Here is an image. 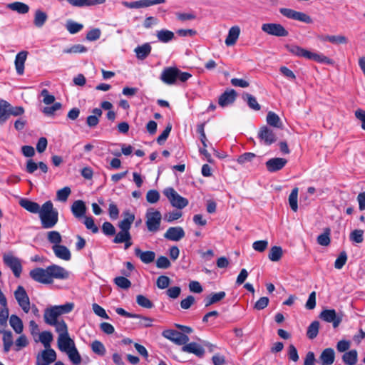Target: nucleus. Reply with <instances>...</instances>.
I'll return each instance as SVG.
<instances>
[{
    "label": "nucleus",
    "instance_id": "63",
    "mask_svg": "<svg viewBox=\"0 0 365 365\" xmlns=\"http://www.w3.org/2000/svg\"><path fill=\"white\" fill-rule=\"evenodd\" d=\"M41 96L43 97V102L46 105H51L55 101L54 96L50 94L47 89L42 90Z\"/></svg>",
    "mask_w": 365,
    "mask_h": 365
},
{
    "label": "nucleus",
    "instance_id": "52",
    "mask_svg": "<svg viewBox=\"0 0 365 365\" xmlns=\"http://www.w3.org/2000/svg\"><path fill=\"white\" fill-rule=\"evenodd\" d=\"M92 351L99 355L103 356L106 354V348L104 345L99 341L96 340L91 344Z\"/></svg>",
    "mask_w": 365,
    "mask_h": 365
},
{
    "label": "nucleus",
    "instance_id": "36",
    "mask_svg": "<svg viewBox=\"0 0 365 365\" xmlns=\"http://www.w3.org/2000/svg\"><path fill=\"white\" fill-rule=\"evenodd\" d=\"M9 324L16 334H21L24 329L22 320L16 315L12 314L9 318Z\"/></svg>",
    "mask_w": 365,
    "mask_h": 365
},
{
    "label": "nucleus",
    "instance_id": "31",
    "mask_svg": "<svg viewBox=\"0 0 365 365\" xmlns=\"http://www.w3.org/2000/svg\"><path fill=\"white\" fill-rule=\"evenodd\" d=\"M266 120L268 125L276 128H282L283 123L279 116L274 112H268L266 118Z\"/></svg>",
    "mask_w": 365,
    "mask_h": 365
},
{
    "label": "nucleus",
    "instance_id": "2",
    "mask_svg": "<svg viewBox=\"0 0 365 365\" xmlns=\"http://www.w3.org/2000/svg\"><path fill=\"white\" fill-rule=\"evenodd\" d=\"M192 75L187 72H182L176 67L165 68L160 75V80L168 85H173L177 80L181 82L187 81Z\"/></svg>",
    "mask_w": 365,
    "mask_h": 365
},
{
    "label": "nucleus",
    "instance_id": "16",
    "mask_svg": "<svg viewBox=\"0 0 365 365\" xmlns=\"http://www.w3.org/2000/svg\"><path fill=\"white\" fill-rule=\"evenodd\" d=\"M185 235V231L181 227H171L167 230L164 234V237L171 241L178 242L182 239Z\"/></svg>",
    "mask_w": 365,
    "mask_h": 365
},
{
    "label": "nucleus",
    "instance_id": "21",
    "mask_svg": "<svg viewBox=\"0 0 365 365\" xmlns=\"http://www.w3.org/2000/svg\"><path fill=\"white\" fill-rule=\"evenodd\" d=\"M0 304L1 306L0 309V329H4L6 327L9 318V309L6 297H0Z\"/></svg>",
    "mask_w": 365,
    "mask_h": 365
},
{
    "label": "nucleus",
    "instance_id": "19",
    "mask_svg": "<svg viewBox=\"0 0 365 365\" xmlns=\"http://www.w3.org/2000/svg\"><path fill=\"white\" fill-rule=\"evenodd\" d=\"M240 28L239 26H232L229 31L227 36L225 38V43L227 46H232L235 45L237 43L240 34Z\"/></svg>",
    "mask_w": 365,
    "mask_h": 365
},
{
    "label": "nucleus",
    "instance_id": "5",
    "mask_svg": "<svg viewBox=\"0 0 365 365\" xmlns=\"http://www.w3.org/2000/svg\"><path fill=\"white\" fill-rule=\"evenodd\" d=\"M171 205L178 209H182L188 205V200L180 195L173 187H167L163 190Z\"/></svg>",
    "mask_w": 365,
    "mask_h": 365
},
{
    "label": "nucleus",
    "instance_id": "24",
    "mask_svg": "<svg viewBox=\"0 0 365 365\" xmlns=\"http://www.w3.org/2000/svg\"><path fill=\"white\" fill-rule=\"evenodd\" d=\"M236 96V92L234 90L225 91L220 96L218 103L222 108L226 107L235 101Z\"/></svg>",
    "mask_w": 365,
    "mask_h": 365
},
{
    "label": "nucleus",
    "instance_id": "13",
    "mask_svg": "<svg viewBox=\"0 0 365 365\" xmlns=\"http://www.w3.org/2000/svg\"><path fill=\"white\" fill-rule=\"evenodd\" d=\"M30 277L36 282L42 284H51L53 280L50 279L48 267L46 269L36 268L30 271Z\"/></svg>",
    "mask_w": 365,
    "mask_h": 365
},
{
    "label": "nucleus",
    "instance_id": "29",
    "mask_svg": "<svg viewBox=\"0 0 365 365\" xmlns=\"http://www.w3.org/2000/svg\"><path fill=\"white\" fill-rule=\"evenodd\" d=\"M335 359V353L333 349H325L321 353V364L331 365L334 363Z\"/></svg>",
    "mask_w": 365,
    "mask_h": 365
},
{
    "label": "nucleus",
    "instance_id": "1",
    "mask_svg": "<svg viewBox=\"0 0 365 365\" xmlns=\"http://www.w3.org/2000/svg\"><path fill=\"white\" fill-rule=\"evenodd\" d=\"M38 216L41 226L44 229L53 228L58 221V212L50 200L42 205Z\"/></svg>",
    "mask_w": 365,
    "mask_h": 365
},
{
    "label": "nucleus",
    "instance_id": "35",
    "mask_svg": "<svg viewBox=\"0 0 365 365\" xmlns=\"http://www.w3.org/2000/svg\"><path fill=\"white\" fill-rule=\"evenodd\" d=\"M135 53L138 59H145L151 51V46L149 43H144L135 48Z\"/></svg>",
    "mask_w": 365,
    "mask_h": 365
},
{
    "label": "nucleus",
    "instance_id": "44",
    "mask_svg": "<svg viewBox=\"0 0 365 365\" xmlns=\"http://www.w3.org/2000/svg\"><path fill=\"white\" fill-rule=\"evenodd\" d=\"M226 294L225 292H219L210 294L206 299L205 306L208 307L212 304L220 302L225 298Z\"/></svg>",
    "mask_w": 365,
    "mask_h": 365
},
{
    "label": "nucleus",
    "instance_id": "22",
    "mask_svg": "<svg viewBox=\"0 0 365 365\" xmlns=\"http://www.w3.org/2000/svg\"><path fill=\"white\" fill-rule=\"evenodd\" d=\"M71 210L73 215L76 218H81L85 217L86 212V206L83 200H78L73 202L71 207Z\"/></svg>",
    "mask_w": 365,
    "mask_h": 365
},
{
    "label": "nucleus",
    "instance_id": "18",
    "mask_svg": "<svg viewBox=\"0 0 365 365\" xmlns=\"http://www.w3.org/2000/svg\"><path fill=\"white\" fill-rule=\"evenodd\" d=\"M51 248L57 258L64 261H69L71 259V252L67 247L61 244L57 246H52Z\"/></svg>",
    "mask_w": 365,
    "mask_h": 365
},
{
    "label": "nucleus",
    "instance_id": "27",
    "mask_svg": "<svg viewBox=\"0 0 365 365\" xmlns=\"http://www.w3.org/2000/svg\"><path fill=\"white\" fill-rule=\"evenodd\" d=\"M183 345L182 350L184 352L192 353L197 356H202L205 354V349L197 343L192 342Z\"/></svg>",
    "mask_w": 365,
    "mask_h": 365
},
{
    "label": "nucleus",
    "instance_id": "37",
    "mask_svg": "<svg viewBox=\"0 0 365 365\" xmlns=\"http://www.w3.org/2000/svg\"><path fill=\"white\" fill-rule=\"evenodd\" d=\"M156 36L159 41L163 43H168L174 38L175 34L171 31L167 29H161L156 32Z\"/></svg>",
    "mask_w": 365,
    "mask_h": 365
},
{
    "label": "nucleus",
    "instance_id": "57",
    "mask_svg": "<svg viewBox=\"0 0 365 365\" xmlns=\"http://www.w3.org/2000/svg\"><path fill=\"white\" fill-rule=\"evenodd\" d=\"M350 240L356 243H361L364 240V231L361 230H354L350 234Z\"/></svg>",
    "mask_w": 365,
    "mask_h": 365
},
{
    "label": "nucleus",
    "instance_id": "47",
    "mask_svg": "<svg viewBox=\"0 0 365 365\" xmlns=\"http://www.w3.org/2000/svg\"><path fill=\"white\" fill-rule=\"evenodd\" d=\"M68 355L69 359L72 361V363L75 365H78L81 362V357L76 349V346L72 348L66 352Z\"/></svg>",
    "mask_w": 365,
    "mask_h": 365
},
{
    "label": "nucleus",
    "instance_id": "60",
    "mask_svg": "<svg viewBox=\"0 0 365 365\" xmlns=\"http://www.w3.org/2000/svg\"><path fill=\"white\" fill-rule=\"evenodd\" d=\"M92 309L95 314H96L97 316L106 319H109V317L107 314L106 310L98 304H93Z\"/></svg>",
    "mask_w": 365,
    "mask_h": 365
},
{
    "label": "nucleus",
    "instance_id": "8",
    "mask_svg": "<svg viewBox=\"0 0 365 365\" xmlns=\"http://www.w3.org/2000/svg\"><path fill=\"white\" fill-rule=\"evenodd\" d=\"M262 31L264 33L277 37L287 36L289 33L285 28L279 24L275 23H266L263 24L261 27Z\"/></svg>",
    "mask_w": 365,
    "mask_h": 365
},
{
    "label": "nucleus",
    "instance_id": "11",
    "mask_svg": "<svg viewBox=\"0 0 365 365\" xmlns=\"http://www.w3.org/2000/svg\"><path fill=\"white\" fill-rule=\"evenodd\" d=\"M56 359V351L52 349H45L37 354L36 365H50Z\"/></svg>",
    "mask_w": 365,
    "mask_h": 365
},
{
    "label": "nucleus",
    "instance_id": "54",
    "mask_svg": "<svg viewBox=\"0 0 365 365\" xmlns=\"http://www.w3.org/2000/svg\"><path fill=\"white\" fill-rule=\"evenodd\" d=\"M115 284L121 289H128L131 286V282L129 279L124 277H118L114 279Z\"/></svg>",
    "mask_w": 365,
    "mask_h": 365
},
{
    "label": "nucleus",
    "instance_id": "34",
    "mask_svg": "<svg viewBox=\"0 0 365 365\" xmlns=\"http://www.w3.org/2000/svg\"><path fill=\"white\" fill-rule=\"evenodd\" d=\"M135 220V215L129 212H124V218L119 222L121 230L129 232L131 225Z\"/></svg>",
    "mask_w": 365,
    "mask_h": 365
},
{
    "label": "nucleus",
    "instance_id": "59",
    "mask_svg": "<svg viewBox=\"0 0 365 365\" xmlns=\"http://www.w3.org/2000/svg\"><path fill=\"white\" fill-rule=\"evenodd\" d=\"M138 317H135V319H139L138 325L140 327H150L153 325V322L154 321L153 319L148 317H143L140 314H137Z\"/></svg>",
    "mask_w": 365,
    "mask_h": 365
},
{
    "label": "nucleus",
    "instance_id": "10",
    "mask_svg": "<svg viewBox=\"0 0 365 365\" xmlns=\"http://www.w3.org/2000/svg\"><path fill=\"white\" fill-rule=\"evenodd\" d=\"M321 319L332 324L334 329L337 328L342 322V314H337L334 309H323Z\"/></svg>",
    "mask_w": 365,
    "mask_h": 365
},
{
    "label": "nucleus",
    "instance_id": "7",
    "mask_svg": "<svg viewBox=\"0 0 365 365\" xmlns=\"http://www.w3.org/2000/svg\"><path fill=\"white\" fill-rule=\"evenodd\" d=\"M14 297L18 304L25 313H29L31 309L29 297L22 286H19L14 292Z\"/></svg>",
    "mask_w": 365,
    "mask_h": 365
},
{
    "label": "nucleus",
    "instance_id": "39",
    "mask_svg": "<svg viewBox=\"0 0 365 365\" xmlns=\"http://www.w3.org/2000/svg\"><path fill=\"white\" fill-rule=\"evenodd\" d=\"M7 8L21 14H26L29 11V6L27 4L19 1L9 4Z\"/></svg>",
    "mask_w": 365,
    "mask_h": 365
},
{
    "label": "nucleus",
    "instance_id": "3",
    "mask_svg": "<svg viewBox=\"0 0 365 365\" xmlns=\"http://www.w3.org/2000/svg\"><path fill=\"white\" fill-rule=\"evenodd\" d=\"M74 304L66 303L59 306H52L46 309L43 314L44 321L48 324H55L58 322V317L63 314L69 313L73 310Z\"/></svg>",
    "mask_w": 365,
    "mask_h": 365
},
{
    "label": "nucleus",
    "instance_id": "64",
    "mask_svg": "<svg viewBox=\"0 0 365 365\" xmlns=\"http://www.w3.org/2000/svg\"><path fill=\"white\" fill-rule=\"evenodd\" d=\"M51 106L45 107L43 109V113L46 115H53L56 111L60 110L61 108V103L59 102H54L52 103Z\"/></svg>",
    "mask_w": 365,
    "mask_h": 365
},
{
    "label": "nucleus",
    "instance_id": "51",
    "mask_svg": "<svg viewBox=\"0 0 365 365\" xmlns=\"http://www.w3.org/2000/svg\"><path fill=\"white\" fill-rule=\"evenodd\" d=\"M136 302L143 308L151 309L153 307V302L148 297L142 294L137 295Z\"/></svg>",
    "mask_w": 365,
    "mask_h": 365
},
{
    "label": "nucleus",
    "instance_id": "14",
    "mask_svg": "<svg viewBox=\"0 0 365 365\" xmlns=\"http://www.w3.org/2000/svg\"><path fill=\"white\" fill-rule=\"evenodd\" d=\"M258 137L260 141L267 145H269L277 140L274 131L267 126H263L259 129Z\"/></svg>",
    "mask_w": 365,
    "mask_h": 365
},
{
    "label": "nucleus",
    "instance_id": "41",
    "mask_svg": "<svg viewBox=\"0 0 365 365\" xmlns=\"http://www.w3.org/2000/svg\"><path fill=\"white\" fill-rule=\"evenodd\" d=\"M282 248L279 246H274L269 250L268 258L272 262H277L282 258Z\"/></svg>",
    "mask_w": 365,
    "mask_h": 365
},
{
    "label": "nucleus",
    "instance_id": "6",
    "mask_svg": "<svg viewBox=\"0 0 365 365\" xmlns=\"http://www.w3.org/2000/svg\"><path fill=\"white\" fill-rule=\"evenodd\" d=\"M3 262L9 267L16 277H19L22 272L21 261L12 253L8 252L3 255Z\"/></svg>",
    "mask_w": 365,
    "mask_h": 365
},
{
    "label": "nucleus",
    "instance_id": "45",
    "mask_svg": "<svg viewBox=\"0 0 365 365\" xmlns=\"http://www.w3.org/2000/svg\"><path fill=\"white\" fill-rule=\"evenodd\" d=\"M53 340V335L50 331H43L39 334V341L43 344L45 349H51V343Z\"/></svg>",
    "mask_w": 365,
    "mask_h": 365
},
{
    "label": "nucleus",
    "instance_id": "23",
    "mask_svg": "<svg viewBox=\"0 0 365 365\" xmlns=\"http://www.w3.org/2000/svg\"><path fill=\"white\" fill-rule=\"evenodd\" d=\"M134 251L136 257L145 264H150L155 260V254L153 251H142L139 247H135Z\"/></svg>",
    "mask_w": 365,
    "mask_h": 365
},
{
    "label": "nucleus",
    "instance_id": "61",
    "mask_svg": "<svg viewBox=\"0 0 365 365\" xmlns=\"http://www.w3.org/2000/svg\"><path fill=\"white\" fill-rule=\"evenodd\" d=\"M268 247L267 240H258L255 241L252 244V248L259 252H264Z\"/></svg>",
    "mask_w": 365,
    "mask_h": 365
},
{
    "label": "nucleus",
    "instance_id": "62",
    "mask_svg": "<svg viewBox=\"0 0 365 365\" xmlns=\"http://www.w3.org/2000/svg\"><path fill=\"white\" fill-rule=\"evenodd\" d=\"M347 260V255L345 252L340 253L339 257L336 258L334 262V267L337 269H340L343 267Z\"/></svg>",
    "mask_w": 365,
    "mask_h": 365
},
{
    "label": "nucleus",
    "instance_id": "12",
    "mask_svg": "<svg viewBox=\"0 0 365 365\" xmlns=\"http://www.w3.org/2000/svg\"><path fill=\"white\" fill-rule=\"evenodd\" d=\"M162 335L178 345L185 344L189 341V337L187 335L173 329L163 331Z\"/></svg>",
    "mask_w": 365,
    "mask_h": 365
},
{
    "label": "nucleus",
    "instance_id": "33",
    "mask_svg": "<svg viewBox=\"0 0 365 365\" xmlns=\"http://www.w3.org/2000/svg\"><path fill=\"white\" fill-rule=\"evenodd\" d=\"M321 40L336 45L345 44L348 42L347 38L343 35H325L321 38Z\"/></svg>",
    "mask_w": 365,
    "mask_h": 365
},
{
    "label": "nucleus",
    "instance_id": "48",
    "mask_svg": "<svg viewBox=\"0 0 365 365\" xmlns=\"http://www.w3.org/2000/svg\"><path fill=\"white\" fill-rule=\"evenodd\" d=\"M71 193V190L66 186L56 192V199L60 202H66Z\"/></svg>",
    "mask_w": 365,
    "mask_h": 365
},
{
    "label": "nucleus",
    "instance_id": "46",
    "mask_svg": "<svg viewBox=\"0 0 365 365\" xmlns=\"http://www.w3.org/2000/svg\"><path fill=\"white\" fill-rule=\"evenodd\" d=\"M51 326H54L56 332L58 334V336H66L68 334L67 325L63 320H60L51 324Z\"/></svg>",
    "mask_w": 365,
    "mask_h": 365
},
{
    "label": "nucleus",
    "instance_id": "20",
    "mask_svg": "<svg viewBox=\"0 0 365 365\" xmlns=\"http://www.w3.org/2000/svg\"><path fill=\"white\" fill-rule=\"evenodd\" d=\"M48 14L41 9L35 10L34 14L33 24L35 27L41 29L48 21Z\"/></svg>",
    "mask_w": 365,
    "mask_h": 365
},
{
    "label": "nucleus",
    "instance_id": "42",
    "mask_svg": "<svg viewBox=\"0 0 365 365\" xmlns=\"http://www.w3.org/2000/svg\"><path fill=\"white\" fill-rule=\"evenodd\" d=\"M83 28L82 24L76 22L73 20H68L66 23V29L71 34H75L81 31Z\"/></svg>",
    "mask_w": 365,
    "mask_h": 365
},
{
    "label": "nucleus",
    "instance_id": "58",
    "mask_svg": "<svg viewBox=\"0 0 365 365\" xmlns=\"http://www.w3.org/2000/svg\"><path fill=\"white\" fill-rule=\"evenodd\" d=\"M160 200V194L155 190H150L146 194V200L151 204L158 202Z\"/></svg>",
    "mask_w": 365,
    "mask_h": 365
},
{
    "label": "nucleus",
    "instance_id": "56",
    "mask_svg": "<svg viewBox=\"0 0 365 365\" xmlns=\"http://www.w3.org/2000/svg\"><path fill=\"white\" fill-rule=\"evenodd\" d=\"M101 31L100 29L94 28L91 29L86 34V39L89 41H94L100 38Z\"/></svg>",
    "mask_w": 365,
    "mask_h": 365
},
{
    "label": "nucleus",
    "instance_id": "15",
    "mask_svg": "<svg viewBox=\"0 0 365 365\" xmlns=\"http://www.w3.org/2000/svg\"><path fill=\"white\" fill-rule=\"evenodd\" d=\"M48 269L51 280H53V278L66 279L69 277V272L59 265L51 264L48 267Z\"/></svg>",
    "mask_w": 365,
    "mask_h": 365
},
{
    "label": "nucleus",
    "instance_id": "53",
    "mask_svg": "<svg viewBox=\"0 0 365 365\" xmlns=\"http://www.w3.org/2000/svg\"><path fill=\"white\" fill-rule=\"evenodd\" d=\"M244 99L247 101L250 108L255 110H259L260 109V106L257 103V99L251 94L246 93L244 96Z\"/></svg>",
    "mask_w": 365,
    "mask_h": 365
},
{
    "label": "nucleus",
    "instance_id": "50",
    "mask_svg": "<svg viewBox=\"0 0 365 365\" xmlns=\"http://www.w3.org/2000/svg\"><path fill=\"white\" fill-rule=\"evenodd\" d=\"M319 322L317 321L313 322L308 327L307 335L309 339L315 338L319 332Z\"/></svg>",
    "mask_w": 365,
    "mask_h": 365
},
{
    "label": "nucleus",
    "instance_id": "40",
    "mask_svg": "<svg viewBox=\"0 0 365 365\" xmlns=\"http://www.w3.org/2000/svg\"><path fill=\"white\" fill-rule=\"evenodd\" d=\"M298 192L297 187L294 188L289 195L288 201L290 208L292 211L297 212L298 210Z\"/></svg>",
    "mask_w": 365,
    "mask_h": 365
},
{
    "label": "nucleus",
    "instance_id": "28",
    "mask_svg": "<svg viewBox=\"0 0 365 365\" xmlns=\"http://www.w3.org/2000/svg\"><path fill=\"white\" fill-rule=\"evenodd\" d=\"M10 103L3 99L0 100V124H4L10 117Z\"/></svg>",
    "mask_w": 365,
    "mask_h": 365
},
{
    "label": "nucleus",
    "instance_id": "38",
    "mask_svg": "<svg viewBox=\"0 0 365 365\" xmlns=\"http://www.w3.org/2000/svg\"><path fill=\"white\" fill-rule=\"evenodd\" d=\"M46 238L48 242L52 245V246H57L62 242V236L59 232L56 230L49 231L46 233Z\"/></svg>",
    "mask_w": 365,
    "mask_h": 365
},
{
    "label": "nucleus",
    "instance_id": "25",
    "mask_svg": "<svg viewBox=\"0 0 365 365\" xmlns=\"http://www.w3.org/2000/svg\"><path fill=\"white\" fill-rule=\"evenodd\" d=\"M58 349L63 352H66L68 350L74 348L75 344L73 340H72L69 335L61 336L58 338Z\"/></svg>",
    "mask_w": 365,
    "mask_h": 365
},
{
    "label": "nucleus",
    "instance_id": "32",
    "mask_svg": "<svg viewBox=\"0 0 365 365\" xmlns=\"http://www.w3.org/2000/svg\"><path fill=\"white\" fill-rule=\"evenodd\" d=\"M92 115H88L86 119V123L90 128L96 127L99 123V118L102 115V110L96 108L92 110Z\"/></svg>",
    "mask_w": 365,
    "mask_h": 365
},
{
    "label": "nucleus",
    "instance_id": "49",
    "mask_svg": "<svg viewBox=\"0 0 365 365\" xmlns=\"http://www.w3.org/2000/svg\"><path fill=\"white\" fill-rule=\"evenodd\" d=\"M87 51V48L82 44H76L69 48H64V53H82Z\"/></svg>",
    "mask_w": 365,
    "mask_h": 365
},
{
    "label": "nucleus",
    "instance_id": "4",
    "mask_svg": "<svg viewBox=\"0 0 365 365\" xmlns=\"http://www.w3.org/2000/svg\"><path fill=\"white\" fill-rule=\"evenodd\" d=\"M145 225L149 232L155 233L160 229L162 222L161 212L154 207L147 209L145 215Z\"/></svg>",
    "mask_w": 365,
    "mask_h": 365
},
{
    "label": "nucleus",
    "instance_id": "17",
    "mask_svg": "<svg viewBox=\"0 0 365 365\" xmlns=\"http://www.w3.org/2000/svg\"><path fill=\"white\" fill-rule=\"evenodd\" d=\"M286 159L282 158H273L266 162V168L270 173L282 170L287 164Z\"/></svg>",
    "mask_w": 365,
    "mask_h": 365
},
{
    "label": "nucleus",
    "instance_id": "43",
    "mask_svg": "<svg viewBox=\"0 0 365 365\" xmlns=\"http://www.w3.org/2000/svg\"><path fill=\"white\" fill-rule=\"evenodd\" d=\"M343 361L348 365H354L357 361V351L351 350L346 352L342 356Z\"/></svg>",
    "mask_w": 365,
    "mask_h": 365
},
{
    "label": "nucleus",
    "instance_id": "30",
    "mask_svg": "<svg viewBox=\"0 0 365 365\" xmlns=\"http://www.w3.org/2000/svg\"><path fill=\"white\" fill-rule=\"evenodd\" d=\"M19 204L22 207L31 213L39 214L41 210V207L37 202L26 199L21 200Z\"/></svg>",
    "mask_w": 365,
    "mask_h": 365
},
{
    "label": "nucleus",
    "instance_id": "26",
    "mask_svg": "<svg viewBox=\"0 0 365 365\" xmlns=\"http://www.w3.org/2000/svg\"><path fill=\"white\" fill-rule=\"evenodd\" d=\"M28 56V52L22 51L17 53L15 58V68L19 75H22L24 72V64Z\"/></svg>",
    "mask_w": 365,
    "mask_h": 365
},
{
    "label": "nucleus",
    "instance_id": "9",
    "mask_svg": "<svg viewBox=\"0 0 365 365\" xmlns=\"http://www.w3.org/2000/svg\"><path fill=\"white\" fill-rule=\"evenodd\" d=\"M286 48L289 52L296 56L319 61V56L317 53L304 49L297 45H287Z\"/></svg>",
    "mask_w": 365,
    "mask_h": 365
},
{
    "label": "nucleus",
    "instance_id": "55",
    "mask_svg": "<svg viewBox=\"0 0 365 365\" xmlns=\"http://www.w3.org/2000/svg\"><path fill=\"white\" fill-rule=\"evenodd\" d=\"M131 236L129 232L121 230L115 235L113 242L115 243H122L125 240H130Z\"/></svg>",
    "mask_w": 365,
    "mask_h": 365
}]
</instances>
